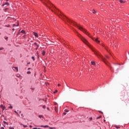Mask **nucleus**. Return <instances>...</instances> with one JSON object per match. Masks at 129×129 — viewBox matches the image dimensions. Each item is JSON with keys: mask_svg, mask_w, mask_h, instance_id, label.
Masks as SVG:
<instances>
[{"mask_svg": "<svg viewBox=\"0 0 129 129\" xmlns=\"http://www.w3.org/2000/svg\"><path fill=\"white\" fill-rule=\"evenodd\" d=\"M58 16L59 18H60V19H62V20H63V21H67V22H68V23H69V24H70L71 25H73L74 26H75V27H77V28H78V29H79L80 31H82V32H83V33H85V34H87V36L90 37V38H91V39L95 41V42H97V43H100V41L98 40V38H97L94 39V38L90 36V33H89V32H88L87 30H86V29L82 27L79 24H77L76 22H75L74 21L69 19V18H67V17L63 15L62 14H60Z\"/></svg>", "mask_w": 129, "mask_h": 129, "instance_id": "nucleus-1", "label": "nucleus"}, {"mask_svg": "<svg viewBox=\"0 0 129 129\" xmlns=\"http://www.w3.org/2000/svg\"><path fill=\"white\" fill-rule=\"evenodd\" d=\"M79 37L81 38V40H82V41L84 43H85V44H86V45H87L90 48V49H91V50L93 51V52H94V54L95 55H96L98 58H102L103 62L106 64H107V66H108V63L106 62V59L105 58H103L102 57V55H101L100 54V53H99V52H98V51L94 49V48H93V47H92V46H91V45H90V44H89V43H88V41H87V40L86 39H85L84 37H83L82 36H81V35L79 34Z\"/></svg>", "mask_w": 129, "mask_h": 129, "instance_id": "nucleus-2", "label": "nucleus"}, {"mask_svg": "<svg viewBox=\"0 0 129 129\" xmlns=\"http://www.w3.org/2000/svg\"><path fill=\"white\" fill-rule=\"evenodd\" d=\"M45 1L46 3H47V4H48V5H50V6H48V5H47V4H44L45 6H46L47 8H48V9H49L50 11L52 12V13H54L57 14L59 10L56 9L55 7L54 6V5L52 4V3H51V2H50V1H49L48 0H45Z\"/></svg>", "mask_w": 129, "mask_h": 129, "instance_id": "nucleus-3", "label": "nucleus"}, {"mask_svg": "<svg viewBox=\"0 0 129 129\" xmlns=\"http://www.w3.org/2000/svg\"><path fill=\"white\" fill-rule=\"evenodd\" d=\"M0 107L2 108L3 111H4L6 108V107L4 106V105H1Z\"/></svg>", "mask_w": 129, "mask_h": 129, "instance_id": "nucleus-4", "label": "nucleus"}, {"mask_svg": "<svg viewBox=\"0 0 129 129\" xmlns=\"http://www.w3.org/2000/svg\"><path fill=\"white\" fill-rule=\"evenodd\" d=\"M34 45H36V48H35V50H38V48H39V45L37 44V43L35 42L34 43Z\"/></svg>", "mask_w": 129, "mask_h": 129, "instance_id": "nucleus-5", "label": "nucleus"}, {"mask_svg": "<svg viewBox=\"0 0 129 129\" xmlns=\"http://www.w3.org/2000/svg\"><path fill=\"white\" fill-rule=\"evenodd\" d=\"M5 6H10V4L9 3H6L3 4V7H5Z\"/></svg>", "mask_w": 129, "mask_h": 129, "instance_id": "nucleus-6", "label": "nucleus"}, {"mask_svg": "<svg viewBox=\"0 0 129 129\" xmlns=\"http://www.w3.org/2000/svg\"><path fill=\"white\" fill-rule=\"evenodd\" d=\"M33 34H34L35 37H37V38H38V37H39V36H38V34H37V33H36V32H33Z\"/></svg>", "mask_w": 129, "mask_h": 129, "instance_id": "nucleus-7", "label": "nucleus"}, {"mask_svg": "<svg viewBox=\"0 0 129 129\" xmlns=\"http://www.w3.org/2000/svg\"><path fill=\"white\" fill-rule=\"evenodd\" d=\"M91 63L92 65H93L94 66H95V62H94V61H91Z\"/></svg>", "mask_w": 129, "mask_h": 129, "instance_id": "nucleus-8", "label": "nucleus"}, {"mask_svg": "<svg viewBox=\"0 0 129 129\" xmlns=\"http://www.w3.org/2000/svg\"><path fill=\"white\" fill-rule=\"evenodd\" d=\"M9 105H10V106L9 107V108H10V109H13V106L11 105V104H9Z\"/></svg>", "mask_w": 129, "mask_h": 129, "instance_id": "nucleus-9", "label": "nucleus"}, {"mask_svg": "<svg viewBox=\"0 0 129 129\" xmlns=\"http://www.w3.org/2000/svg\"><path fill=\"white\" fill-rule=\"evenodd\" d=\"M46 52H45V51H43L42 53V54L43 55V56H45V54Z\"/></svg>", "mask_w": 129, "mask_h": 129, "instance_id": "nucleus-10", "label": "nucleus"}, {"mask_svg": "<svg viewBox=\"0 0 129 129\" xmlns=\"http://www.w3.org/2000/svg\"><path fill=\"white\" fill-rule=\"evenodd\" d=\"M39 117L40 118H43L44 116H43V115H39Z\"/></svg>", "mask_w": 129, "mask_h": 129, "instance_id": "nucleus-11", "label": "nucleus"}, {"mask_svg": "<svg viewBox=\"0 0 129 129\" xmlns=\"http://www.w3.org/2000/svg\"><path fill=\"white\" fill-rule=\"evenodd\" d=\"M14 68H15V69H16L17 72L19 71V69L18 68V67H14Z\"/></svg>", "mask_w": 129, "mask_h": 129, "instance_id": "nucleus-12", "label": "nucleus"}, {"mask_svg": "<svg viewBox=\"0 0 129 129\" xmlns=\"http://www.w3.org/2000/svg\"><path fill=\"white\" fill-rule=\"evenodd\" d=\"M93 14H96V11H95V10H93V12H92Z\"/></svg>", "mask_w": 129, "mask_h": 129, "instance_id": "nucleus-13", "label": "nucleus"}, {"mask_svg": "<svg viewBox=\"0 0 129 129\" xmlns=\"http://www.w3.org/2000/svg\"><path fill=\"white\" fill-rule=\"evenodd\" d=\"M102 116L100 115L99 117H97V119H99V118H101Z\"/></svg>", "mask_w": 129, "mask_h": 129, "instance_id": "nucleus-14", "label": "nucleus"}, {"mask_svg": "<svg viewBox=\"0 0 129 129\" xmlns=\"http://www.w3.org/2000/svg\"><path fill=\"white\" fill-rule=\"evenodd\" d=\"M115 127H116V128H120V127H119L117 125L115 126Z\"/></svg>", "mask_w": 129, "mask_h": 129, "instance_id": "nucleus-15", "label": "nucleus"}, {"mask_svg": "<svg viewBox=\"0 0 129 129\" xmlns=\"http://www.w3.org/2000/svg\"><path fill=\"white\" fill-rule=\"evenodd\" d=\"M120 3H121V4H123V3H124V2H123V1H122V0H120Z\"/></svg>", "mask_w": 129, "mask_h": 129, "instance_id": "nucleus-16", "label": "nucleus"}, {"mask_svg": "<svg viewBox=\"0 0 129 129\" xmlns=\"http://www.w3.org/2000/svg\"><path fill=\"white\" fill-rule=\"evenodd\" d=\"M32 59L33 60V61H35V57L32 56Z\"/></svg>", "mask_w": 129, "mask_h": 129, "instance_id": "nucleus-17", "label": "nucleus"}, {"mask_svg": "<svg viewBox=\"0 0 129 129\" xmlns=\"http://www.w3.org/2000/svg\"><path fill=\"white\" fill-rule=\"evenodd\" d=\"M64 111H66V112H69V110H68V109H65Z\"/></svg>", "mask_w": 129, "mask_h": 129, "instance_id": "nucleus-18", "label": "nucleus"}, {"mask_svg": "<svg viewBox=\"0 0 129 129\" xmlns=\"http://www.w3.org/2000/svg\"><path fill=\"white\" fill-rule=\"evenodd\" d=\"M3 122L5 124H7V125H8V122H6V121H4Z\"/></svg>", "mask_w": 129, "mask_h": 129, "instance_id": "nucleus-19", "label": "nucleus"}, {"mask_svg": "<svg viewBox=\"0 0 129 129\" xmlns=\"http://www.w3.org/2000/svg\"><path fill=\"white\" fill-rule=\"evenodd\" d=\"M21 33H22V34H25V31H24V30H22V31H21Z\"/></svg>", "mask_w": 129, "mask_h": 129, "instance_id": "nucleus-20", "label": "nucleus"}, {"mask_svg": "<svg viewBox=\"0 0 129 129\" xmlns=\"http://www.w3.org/2000/svg\"><path fill=\"white\" fill-rule=\"evenodd\" d=\"M102 46H103V47H104L105 49H106V46H105L104 44H102Z\"/></svg>", "mask_w": 129, "mask_h": 129, "instance_id": "nucleus-21", "label": "nucleus"}, {"mask_svg": "<svg viewBox=\"0 0 129 129\" xmlns=\"http://www.w3.org/2000/svg\"><path fill=\"white\" fill-rule=\"evenodd\" d=\"M58 92V90H56L55 91L53 92V93H57Z\"/></svg>", "mask_w": 129, "mask_h": 129, "instance_id": "nucleus-22", "label": "nucleus"}, {"mask_svg": "<svg viewBox=\"0 0 129 129\" xmlns=\"http://www.w3.org/2000/svg\"><path fill=\"white\" fill-rule=\"evenodd\" d=\"M27 74H31V72L28 71V72H27Z\"/></svg>", "mask_w": 129, "mask_h": 129, "instance_id": "nucleus-23", "label": "nucleus"}, {"mask_svg": "<svg viewBox=\"0 0 129 129\" xmlns=\"http://www.w3.org/2000/svg\"><path fill=\"white\" fill-rule=\"evenodd\" d=\"M23 127H27L28 126L26 125H23Z\"/></svg>", "mask_w": 129, "mask_h": 129, "instance_id": "nucleus-24", "label": "nucleus"}, {"mask_svg": "<svg viewBox=\"0 0 129 129\" xmlns=\"http://www.w3.org/2000/svg\"><path fill=\"white\" fill-rule=\"evenodd\" d=\"M44 127H49V126H48V125H44Z\"/></svg>", "mask_w": 129, "mask_h": 129, "instance_id": "nucleus-25", "label": "nucleus"}, {"mask_svg": "<svg viewBox=\"0 0 129 129\" xmlns=\"http://www.w3.org/2000/svg\"><path fill=\"white\" fill-rule=\"evenodd\" d=\"M1 50H4V48H3V47H0V51H1Z\"/></svg>", "mask_w": 129, "mask_h": 129, "instance_id": "nucleus-26", "label": "nucleus"}, {"mask_svg": "<svg viewBox=\"0 0 129 129\" xmlns=\"http://www.w3.org/2000/svg\"><path fill=\"white\" fill-rule=\"evenodd\" d=\"M49 128L50 129H53V128H55V127H49Z\"/></svg>", "mask_w": 129, "mask_h": 129, "instance_id": "nucleus-27", "label": "nucleus"}, {"mask_svg": "<svg viewBox=\"0 0 129 129\" xmlns=\"http://www.w3.org/2000/svg\"><path fill=\"white\" fill-rule=\"evenodd\" d=\"M9 128H10V129H14V128L13 127H10Z\"/></svg>", "mask_w": 129, "mask_h": 129, "instance_id": "nucleus-28", "label": "nucleus"}, {"mask_svg": "<svg viewBox=\"0 0 129 129\" xmlns=\"http://www.w3.org/2000/svg\"><path fill=\"white\" fill-rule=\"evenodd\" d=\"M43 108H46V106H45V105H44V106H43Z\"/></svg>", "mask_w": 129, "mask_h": 129, "instance_id": "nucleus-29", "label": "nucleus"}, {"mask_svg": "<svg viewBox=\"0 0 129 129\" xmlns=\"http://www.w3.org/2000/svg\"><path fill=\"white\" fill-rule=\"evenodd\" d=\"M14 112H15V113H17V114H19L18 113V112H17V111H14Z\"/></svg>", "mask_w": 129, "mask_h": 129, "instance_id": "nucleus-30", "label": "nucleus"}, {"mask_svg": "<svg viewBox=\"0 0 129 129\" xmlns=\"http://www.w3.org/2000/svg\"><path fill=\"white\" fill-rule=\"evenodd\" d=\"M40 127H44V125H40V126H39Z\"/></svg>", "mask_w": 129, "mask_h": 129, "instance_id": "nucleus-31", "label": "nucleus"}, {"mask_svg": "<svg viewBox=\"0 0 129 129\" xmlns=\"http://www.w3.org/2000/svg\"><path fill=\"white\" fill-rule=\"evenodd\" d=\"M89 119H90V120H92V117H90V118H89Z\"/></svg>", "mask_w": 129, "mask_h": 129, "instance_id": "nucleus-32", "label": "nucleus"}, {"mask_svg": "<svg viewBox=\"0 0 129 129\" xmlns=\"http://www.w3.org/2000/svg\"><path fill=\"white\" fill-rule=\"evenodd\" d=\"M8 39H9V37H6V38H5V40H8Z\"/></svg>", "mask_w": 129, "mask_h": 129, "instance_id": "nucleus-33", "label": "nucleus"}, {"mask_svg": "<svg viewBox=\"0 0 129 129\" xmlns=\"http://www.w3.org/2000/svg\"><path fill=\"white\" fill-rule=\"evenodd\" d=\"M57 86H61V85H60V84H58Z\"/></svg>", "mask_w": 129, "mask_h": 129, "instance_id": "nucleus-34", "label": "nucleus"}, {"mask_svg": "<svg viewBox=\"0 0 129 129\" xmlns=\"http://www.w3.org/2000/svg\"><path fill=\"white\" fill-rule=\"evenodd\" d=\"M106 58H107V59H108L109 57H108V56H107V55H106Z\"/></svg>", "mask_w": 129, "mask_h": 129, "instance_id": "nucleus-35", "label": "nucleus"}, {"mask_svg": "<svg viewBox=\"0 0 129 129\" xmlns=\"http://www.w3.org/2000/svg\"><path fill=\"white\" fill-rule=\"evenodd\" d=\"M16 24H13V27H16Z\"/></svg>", "mask_w": 129, "mask_h": 129, "instance_id": "nucleus-36", "label": "nucleus"}, {"mask_svg": "<svg viewBox=\"0 0 129 129\" xmlns=\"http://www.w3.org/2000/svg\"><path fill=\"white\" fill-rule=\"evenodd\" d=\"M33 129H39V128H37L36 127H33Z\"/></svg>", "mask_w": 129, "mask_h": 129, "instance_id": "nucleus-37", "label": "nucleus"}, {"mask_svg": "<svg viewBox=\"0 0 129 129\" xmlns=\"http://www.w3.org/2000/svg\"><path fill=\"white\" fill-rule=\"evenodd\" d=\"M31 89L32 90H34V89L31 88Z\"/></svg>", "mask_w": 129, "mask_h": 129, "instance_id": "nucleus-38", "label": "nucleus"}, {"mask_svg": "<svg viewBox=\"0 0 129 129\" xmlns=\"http://www.w3.org/2000/svg\"><path fill=\"white\" fill-rule=\"evenodd\" d=\"M54 105H57V103H54Z\"/></svg>", "mask_w": 129, "mask_h": 129, "instance_id": "nucleus-39", "label": "nucleus"}, {"mask_svg": "<svg viewBox=\"0 0 129 129\" xmlns=\"http://www.w3.org/2000/svg\"><path fill=\"white\" fill-rule=\"evenodd\" d=\"M64 115H66V113H63Z\"/></svg>", "mask_w": 129, "mask_h": 129, "instance_id": "nucleus-40", "label": "nucleus"}, {"mask_svg": "<svg viewBox=\"0 0 129 129\" xmlns=\"http://www.w3.org/2000/svg\"><path fill=\"white\" fill-rule=\"evenodd\" d=\"M13 31H15V28H13Z\"/></svg>", "mask_w": 129, "mask_h": 129, "instance_id": "nucleus-41", "label": "nucleus"}, {"mask_svg": "<svg viewBox=\"0 0 129 129\" xmlns=\"http://www.w3.org/2000/svg\"><path fill=\"white\" fill-rule=\"evenodd\" d=\"M30 69H31V68H29L28 69V70H30Z\"/></svg>", "mask_w": 129, "mask_h": 129, "instance_id": "nucleus-42", "label": "nucleus"}, {"mask_svg": "<svg viewBox=\"0 0 129 129\" xmlns=\"http://www.w3.org/2000/svg\"><path fill=\"white\" fill-rule=\"evenodd\" d=\"M30 127H32V125H29Z\"/></svg>", "mask_w": 129, "mask_h": 129, "instance_id": "nucleus-43", "label": "nucleus"}, {"mask_svg": "<svg viewBox=\"0 0 129 129\" xmlns=\"http://www.w3.org/2000/svg\"><path fill=\"white\" fill-rule=\"evenodd\" d=\"M99 112H100L101 113H102V112H101V111H99Z\"/></svg>", "mask_w": 129, "mask_h": 129, "instance_id": "nucleus-44", "label": "nucleus"}, {"mask_svg": "<svg viewBox=\"0 0 129 129\" xmlns=\"http://www.w3.org/2000/svg\"><path fill=\"white\" fill-rule=\"evenodd\" d=\"M19 23H18V24H17V27H18V26H19Z\"/></svg>", "mask_w": 129, "mask_h": 129, "instance_id": "nucleus-45", "label": "nucleus"}, {"mask_svg": "<svg viewBox=\"0 0 129 129\" xmlns=\"http://www.w3.org/2000/svg\"><path fill=\"white\" fill-rule=\"evenodd\" d=\"M21 116H23V114H21Z\"/></svg>", "mask_w": 129, "mask_h": 129, "instance_id": "nucleus-46", "label": "nucleus"}, {"mask_svg": "<svg viewBox=\"0 0 129 129\" xmlns=\"http://www.w3.org/2000/svg\"><path fill=\"white\" fill-rule=\"evenodd\" d=\"M104 122H105V120H104Z\"/></svg>", "mask_w": 129, "mask_h": 129, "instance_id": "nucleus-47", "label": "nucleus"}, {"mask_svg": "<svg viewBox=\"0 0 129 129\" xmlns=\"http://www.w3.org/2000/svg\"><path fill=\"white\" fill-rule=\"evenodd\" d=\"M19 112H20V113H21V111H20Z\"/></svg>", "mask_w": 129, "mask_h": 129, "instance_id": "nucleus-48", "label": "nucleus"}, {"mask_svg": "<svg viewBox=\"0 0 129 129\" xmlns=\"http://www.w3.org/2000/svg\"><path fill=\"white\" fill-rule=\"evenodd\" d=\"M7 1V2H8V1H9V0H6Z\"/></svg>", "mask_w": 129, "mask_h": 129, "instance_id": "nucleus-49", "label": "nucleus"}, {"mask_svg": "<svg viewBox=\"0 0 129 129\" xmlns=\"http://www.w3.org/2000/svg\"><path fill=\"white\" fill-rule=\"evenodd\" d=\"M37 54H38V51L37 52Z\"/></svg>", "mask_w": 129, "mask_h": 129, "instance_id": "nucleus-50", "label": "nucleus"}, {"mask_svg": "<svg viewBox=\"0 0 129 129\" xmlns=\"http://www.w3.org/2000/svg\"><path fill=\"white\" fill-rule=\"evenodd\" d=\"M8 27H10V25H9Z\"/></svg>", "mask_w": 129, "mask_h": 129, "instance_id": "nucleus-51", "label": "nucleus"}, {"mask_svg": "<svg viewBox=\"0 0 129 129\" xmlns=\"http://www.w3.org/2000/svg\"><path fill=\"white\" fill-rule=\"evenodd\" d=\"M7 27H9V26H7Z\"/></svg>", "mask_w": 129, "mask_h": 129, "instance_id": "nucleus-52", "label": "nucleus"}, {"mask_svg": "<svg viewBox=\"0 0 129 129\" xmlns=\"http://www.w3.org/2000/svg\"><path fill=\"white\" fill-rule=\"evenodd\" d=\"M0 126H1V124H0Z\"/></svg>", "mask_w": 129, "mask_h": 129, "instance_id": "nucleus-53", "label": "nucleus"}, {"mask_svg": "<svg viewBox=\"0 0 129 129\" xmlns=\"http://www.w3.org/2000/svg\"><path fill=\"white\" fill-rule=\"evenodd\" d=\"M0 115H1V113H0Z\"/></svg>", "mask_w": 129, "mask_h": 129, "instance_id": "nucleus-54", "label": "nucleus"}]
</instances>
